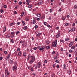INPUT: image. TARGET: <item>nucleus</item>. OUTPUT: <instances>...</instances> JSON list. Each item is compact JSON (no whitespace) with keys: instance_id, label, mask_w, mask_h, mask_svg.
<instances>
[{"instance_id":"3c124183","label":"nucleus","mask_w":77,"mask_h":77,"mask_svg":"<svg viewBox=\"0 0 77 77\" xmlns=\"http://www.w3.org/2000/svg\"><path fill=\"white\" fill-rule=\"evenodd\" d=\"M54 59H57V57H54Z\"/></svg>"},{"instance_id":"4be33fe9","label":"nucleus","mask_w":77,"mask_h":77,"mask_svg":"<svg viewBox=\"0 0 77 77\" xmlns=\"http://www.w3.org/2000/svg\"><path fill=\"white\" fill-rule=\"evenodd\" d=\"M23 56H26L27 55V54H26V53L25 52H24L23 54Z\"/></svg>"},{"instance_id":"ea45409f","label":"nucleus","mask_w":77,"mask_h":77,"mask_svg":"<svg viewBox=\"0 0 77 77\" xmlns=\"http://www.w3.org/2000/svg\"><path fill=\"white\" fill-rule=\"evenodd\" d=\"M30 70L31 71H33V67H32L31 68Z\"/></svg>"},{"instance_id":"603ef678","label":"nucleus","mask_w":77,"mask_h":77,"mask_svg":"<svg viewBox=\"0 0 77 77\" xmlns=\"http://www.w3.org/2000/svg\"><path fill=\"white\" fill-rule=\"evenodd\" d=\"M4 53L5 54H6V53H7V51H4Z\"/></svg>"},{"instance_id":"6e6d98bb","label":"nucleus","mask_w":77,"mask_h":77,"mask_svg":"<svg viewBox=\"0 0 77 77\" xmlns=\"http://www.w3.org/2000/svg\"><path fill=\"white\" fill-rule=\"evenodd\" d=\"M59 27H56V30H59Z\"/></svg>"},{"instance_id":"69168bd1","label":"nucleus","mask_w":77,"mask_h":77,"mask_svg":"<svg viewBox=\"0 0 77 77\" xmlns=\"http://www.w3.org/2000/svg\"><path fill=\"white\" fill-rule=\"evenodd\" d=\"M4 7L5 8H6V5H4Z\"/></svg>"},{"instance_id":"de8ad7c7","label":"nucleus","mask_w":77,"mask_h":77,"mask_svg":"<svg viewBox=\"0 0 77 77\" xmlns=\"http://www.w3.org/2000/svg\"><path fill=\"white\" fill-rule=\"evenodd\" d=\"M33 49L35 50H36L37 49V48L36 47H35Z\"/></svg>"},{"instance_id":"6ab92c4d","label":"nucleus","mask_w":77,"mask_h":77,"mask_svg":"<svg viewBox=\"0 0 77 77\" xmlns=\"http://www.w3.org/2000/svg\"><path fill=\"white\" fill-rule=\"evenodd\" d=\"M36 15L38 17H41V15L38 13L36 14Z\"/></svg>"},{"instance_id":"f704fd0d","label":"nucleus","mask_w":77,"mask_h":77,"mask_svg":"<svg viewBox=\"0 0 77 77\" xmlns=\"http://www.w3.org/2000/svg\"><path fill=\"white\" fill-rule=\"evenodd\" d=\"M21 4H22V2L21 1H20L19 2V5H21Z\"/></svg>"},{"instance_id":"e433bc0d","label":"nucleus","mask_w":77,"mask_h":77,"mask_svg":"<svg viewBox=\"0 0 77 77\" xmlns=\"http://www.w3.org/2000/svg\"><path fill=\"white\" fill-rule=\"evenodd\" d=\"M30 57V56L29 55H28V56L27 59L28 60H29V59Z\"/></svg>"},{"instance_id":"39448f33","label":"nucleus","mask_w":77,"mask_h":77,"mask_svg":"<svg viewBox=\"0 0 77 77\" xmlns=\"http://www.w3.org/2000/svg\"><path fill=\"white\" fill-rule=\"evenodd\" d=\"M75 30V27H74L72 28V29H71V31L72 32H74Z\"/></svg>"},{"instance_id":"dca6fc26","label":"nucleus","mask_w":77,"mask_h":77,"mask_svg":"<svg viewBox=\"0 0 77 77\" xmlns=\"http://www.w3.org/2000/svg\"><path fill=\"white\" fill-rule=\"evenodd\" d=\"M75 46L73 45L71 48V49H72L73 50H74V49H75Z\"/></svg>"},{"instance_id":"20e7f679","label":"nucleus","mask_w":77,"mask_h":77,"mask_svg":"<svg viewBox=\"0 0 77 77\" xmlns=\"http://www.w3.org/2000/svg\"><path fill=\"white\" fill-rule=\"evenodd\" d=\"M5 73H7V75H9V72L8 71V69L7 68H6L5 69Z\"/></svg>"},{"instance_id":"b1692460","label":"nucleus","mask_w":77,"mask_h":77,"mask_svg":"<svg viewBox=\"0 0 77 77\" xmlns=\"http://www.w3.org/2000/svg\"><path fill=\"white\" fill-rule=\"evenodd\" d=\"M77 5H75L74 7V9H77Z\"/></svg>"},{"instance_id":"7c9ffc66","label":"nucleus","mask_w":77,"mask_h":77,"mask_svg":"<svg viewBox=\"0 0 77 77\" xmlns=\"http://www.w3.org/2000/svg\"><path fill=\"white\" fill-rule=\"evenodd\" d=\"M6 27H4V30H3L4 32H6Z\"/></svg>"},{"instance_id":"412c9836","label":"nucleus","mask_w":77,"mask_h":77,"mask_svg":"<svg viewBox=\"0 0 77 77\" xmlns=\"http://www.w3.org/2000/svg\"><path fill=\"white\" fill-rule=\"evenodd\" d=\"M68 72H69V75H70V74H71V70H69L68 71Z\"/></svg>"},{"instance_id":"4d7b16f0","label":"nucleus","mask_w":77,"mask_h":77,"mask_svg":"<svg viewBox=\"0 0 77 77\" xmlns=\"http://www.w3.org/2000/svg\"><path fill=\"white\" fill-rule=\"evenodd\" d=\"M68 24H69V23H66V24H65V26H68Z\"/></svg>"},{"instance_id":"58836bf2","label":"nucleus","mask_w":77,"mask_h":77,"mask_svg":"<svg viewBox=\"0 0 77 77\" xmlns=\"http://www.w3.org/2000/svg\"><path fill=\"white\" fill-rule=\"evenodd\" d=\"M69 38H68V39L65 38V41H69Z\"/></svg>"},{"instance_id":"338daca9","label":"nucleus","mask_w":77,"mask_h":77,"mask_svg":"<svg viewBox=\"0 0 77 77\" xmlns=\"http://www.w3.org/2000/svg\"><path fill=\"white\" fill-rule=\"evenodd\" d=\"M46 24L47 23H46V22H44V25H46Z\"/></svg>"},{"instance_id":"ddd939ff","label":"nucleus","mask_w":77,"mask_h":77,"mask_svg":"<svg viewBox=\"0 0 77 77\" xmlns=\"http://www.w3.org/2000/svg\"><path fill=\"white\" fill-rule=\"evenodd\" d=\"M14 24H15V22H12L11 23H10V26H13V25H14Z\"/></svg>"},{"instance_id":"2eb2a0df","label":"nucleus","mask_w":77,"mask_h":77,"mask_svg":"<svg viewBox=\"0 0 77 77\" xmlns=\"http://www.w3.org/2000/svg\"><path fill=\"white\" fill-rule=\"evenodd\" d=\"M46 48L47 49V50H48L49 48H50V46H46Z\"/></svg>"},{"instance_id":"8fccbe9b","label":"nucleus","mask_w":77,"mask_h":77,"mask_svg":"<svg viewBox=\"0 0 77 77\" xmlns=\"http://www.w3.org/2000/svg\"><path fill=\"white\" fill-rule=\"evenodd\" d=\"M54 53H55V51H53V52H52V54H54Z\"/></svg>"},{"instance_id":"4468645a","label":"nucleus","mask_w":77,"mask_h":77,"mask_svg":"<svg viewBox=\"0 0 77 77\" xmlns=\"http://www.w3.org/2000/svg\"><path fill=\"white\" fill-rule=\"evenodd\" d=\"M41 65L40 64V63H38V64L37 66H38L39 68H40L41 67Z\"/></svg>"},{"instance_id":"774afa93","label":"nucleus","mask_w":77,"mask_h":77,"mask_svg":"<svg viewBox=\"0 0 77 77\" xmlns=\"http://www.w3.org/2000/svg\"><path fill=\"white\" fill-rule=\"evenodd\" d=\"M52 9H50V12H52Z\"/></svg>"},{"instance_id":"49530a36","label":"nucleus","mask_w":77,"mask_h":77,"mask_svg":"<svg viewBox=\"0 0 77 77\" xmlns=\"http://www.w3.org/2000/svg\"><path fill=\"white\" fill-rule=\"evenodd\" d=\"M3 12V10L2 9H1L0 10L1 13H2Z\"/></svg>"},{"instance_id":"c756f323","label":"nucleus","mask_w":77,"mask_h":77,"mask_svg":"<svg viewBox=\"0 0 77 77\" xmlns=\"http://www.w3.org/2000/svg\"><path fill=\"white\" fill-rule=\"evenodd\" d=\"M20 33V31H17V32H16V35H18V33Z\"/></svg>"},{"instance_id":"79ce46f5","label":"nucleus","mask_w":77,"mask_h":77,"mask_svg":"<svg viewBox=\"0 0 77 77\" xmlns=\"http://www.w3.org/2000/svg\"><path fill=\"white\" fill-rule=\"evenodd\" d=\"M38 25H35V29H37V28H38Z\"/></svg>"},{"instance_id":"13d9d810","label":"nucleus","mask_w":77,"mask_h":77,"mask_svg":"<svg viewBox=\"0 0 77 77\" xmlns=\"http://www.w3.org/2000/svg\"><path fill=\"white\" fill-rule=\"evenodd\" d=\"M60 50H61V51H63V48L62 47H61L60 48Z\"/></svg>"},{"instance_id":"a19ab883","label":"nucleus","mask_w":77,"mask_h":77,"mask_svg":"<svg viewBox=\"0 0 77 77\" xmlns=\"http://www.w3.org/2000/svg\"><path fill=\"white\" fill-rule=\"evenodd\" d=\"M55 62H56L57 63H59V61L57 60H56L55 61Z\"/></svg>"},{"instance_id":"c03bdc74","label":"nucleus","mask_w":77,"mask_h":77,"mask_svg":"<svg viewBox=\"0 0 77 77\" xmlns=\"http://www.w3.org/2000/svg\"><path fill=\"white\" fill-rule=\"evenodd\" d=\"M9 35V34H7V35L6 36H7V38H9V35Z\"/></svg>"},{"instance_id":"c9c22d12","label":"nucleus","mask_w":77,"mask_h":77,"mask_svg":"<svg viewBox=\"0 0 77 77\" xmlns=\"http://www.w3.org/2000/svg\"><path fill=\"white\" fill-rule=\"evenodd\" d=\"M15 32H11V35H13V34H15Z\"/></svg>"},{"instance_id":"c85d7f7f","label":"nucleus","mask_w":77,"mask_h":77,"mask_svg":"<svg viewBox=\"0 0 77 77\" xmlns=\"http://www.w3.org/2000/svg\"><path fill=\"white\" fill-rule=\"evenodd\" d=\"M26 3H30V0H26Z\"/></svg>"},{"instance_id":"72a5a7b5","label":"nucleus","mask_w":77,"mask_h":77,"mask_svg":"<svg viewBox=\"0 0 77 77\" xmlns=\"http://www.w3.org/2000/svg\"><path fill=\"white\" fill-rule=\"evenodd\" d=\"M22 24H23V25H24L25 24V23L24 22V21H22Z\"/></svg>"},{"instance_id":"864d4df0","label":"nucleus","mask_w":77,"mask_h":77,"mask_svg":"<svg viewBox=\"0 0 77 77\" xmlns=\"http://www.w3.org/2000/svg\"><path fill=\"white\" fill-rule=\"evenodd\" d=\"M34 66L35 68H37V67H38V66H37V65H36L35 64L34 65Z\"/></svg>"},{"instance_id":"6e6552de","label":"nucleus","mask_w":77,"mask_h":77,"mask_svg":"<svg viewBox=\"0 0 77 77\" xmlns=\"http://www.w3.org/2000/svg\"><path fill=\"white\" fill-rule=\"evenodd\" d=\"M60 36V33H58L57 35H56V38H58L59 36Z\"/></svg>"},{"instance_id":"a18cd8bd","label":"nucleus","mask_w":77,"mask_h":77,"mask_svg":"<svg viewBox=\"0 0 77 77\" xmlns=\"http://www.w3.org/2000/svg\"><path fill=\"white\" fill-rule=\"evenodd\" d=\"M44 63H46L47 62V60H45L44 61Z\"/></svg>"},{"instance_id":"09e8293b","label":"nucleus","mask_w":77,"mask_h":77,"mask_svg":"<svg viewBox=\"0 0 77 77\" xmlns=\"http://www.w3.org/2000/svg\"><path fill=\"white\" fill-rule=\"evenodd\" d=\"M20 50V48H18L17 50V51H19Z\"/></svg>"},{"instance_id":"37998d69","label":"nucleus","mask_w":77,"mask_h":77,"mask_svg":"<svg viewBox=\"0 0 77 77\" xmlns=\"http://www.w3.org/2000/svg\"><path fill=\"white\" fill-rule=\"evenodd\" d=\"M60 42H63V43L65 42V41H64V40H61L60 41Z\"/></svg>"},{"instance_id":"052dcab7","label":"nucleus","mask_w":77,"mask_h":77,"mask_svg":"<svg viewBox=\"0 0 77 77\" xmlns=\"http://www.w3.org/2000/svg\"><path fill=\"white\" fill-rule=\"evenodd\" d=\"M59 12H61V11H62V10L61 9V8H60L59 10Z\"/></svg>"},{"instance_id":"1a4fd4ad","label":"nucleus","mask_w":77,"mask_h":77,"mask_svg":"<svg viewBox=\"0 0 77 77\" xmlns=\"http://www.w3.org/2000/svg\"><path fill=\"white\" fill-rule=\"evenodd\" d=\"M38 48L39 50H40V51H41V50H42L44 49V48H41V46H38Z\"/></svg>"},{"instance_id":"f3484780","label":"nucleus","mask_w":77,"mask_h":77,"mask_svg":"<svg viewBox=\"0 0 77 77\" xmlns=\"http://www.w3.org/2000/svg\"><path fill=\"white\" fill-rule=\"evenodd\" d=\"M18 55H19V56H21V52L19 51L18 53Z\"/></svg>"},{"instance_id":"7ed1b4c3","label":"nucleus","mask_w":77,"mask_h":77,"mask_svg":"<svg viewBox=\"0 0 77 77\" xmlns=\"http://www.w3.org/2000/svg\"><path fill=\"white\" fill-rule=\"evenodd\" d=\"M15 66H13L12 68V69L13 71H14L15 70V71H16V70H17V63H15Z\"/></svg>"},{"instance_id":"680f3d73","label":"nucleus","mask_w":77,"mask_h":77,"mask_svg":"<svg viewBox=\"0 0 77 77\" xmlns=\"http://www.w3.org/2000/svg\"><path fill=\"white\" fill-rule=\"evenodd\" d=\"M14 14H17V11H14Z\"/></svg>"},{"instance_id":"aec40b11","label":"nucleus","mask_w":77,"mask_h":77,"mask_svg":"<svg viewBox=\"0 0 77 77\" xmlns=\"http://www.w3.org/2000/svg\"><path fill=\"white\" fill-rule=\"evenodd\" d=\"M33 24H36V20H33L32 21Z\"/></svg>"},{"instance_id":"2f4dec72","label":"nucleus","mask_w":77,"mask_h":77,"mask_svg":"<svg viewBox=\"0 0 77 77\" xmlns=\"http://www.w3.org/2000/svg\"><path fill=\"white\" fill-rule=\"evenodd\" d=\"M26 21H29V19H28V17H27L26 18Z\"/></svg>"},{"instance_id":"f8f14e48","label":"nucleus","mask_w":77,"mask_h":77,"mask_svg":"<svg viewBox=\"0 0 77 77\" xmlns=\"http://www.w3.org/2000/svg\"><path fill=\"white\" fill-rule=\"evenodd\" d=\"M41 33H39L37 34L36 35L37 36H38V37H40L41 36Z\"/></svg>"},{"instance_id":"9b49d317","label":"nucleus","mask_w":77,"mask_h":77,"mask_svg":"<svg viewBox=\"0 0 77 77\" xmlns=\"http://www.w3.org/2000/svg\"><path fill=\"white\" fill-rule=\"evenodd\" d=\"M28 8H30V9H32V8H33V6H32V5L31 4L30 5H29Z\"/></svg>"},{"instance_id":"bb28decb","label":"nucleus","mask_w":77,"mask_h":77,"mask_svg":"<svg viewBox=\"0 0 77 77\" xmlns=\"http://www.w3.org/2000/svg\"><path fill=\"white\" fill-rule=\"evenodd\" d=\"M11 42L12 44H14V40L13 39H11Z\"/></svg>"},{"instance_id":"4c0bfd02","label":"nucleus","mask_w":77,"mask_h":77,"mask_svg":"<svg viewBox=\"0 0 77 77\" xmlns=\"http://www.w3.org/2000/svg\"><path fill=\"white\" fill-rule=\"evenodd\" d=\"M73 51H72V50L70 49L69 50V53H72V52Z\"/></svg>"},{"instance_id":"f257e3e1","label":"nucleus","mask_w":77,"mask_h":77,"mask_svg":"<svg viewBox=\"0 0 77 77\" xmlns=\"http://www.w3.org/2000/svg\"><path fill=\"white\" fill-rule=\"evenodd\" d=\"M31 59L29 63L30 64H32L33 62L35 61V57L31 56Z\"/></svg>"},{"instance_id":"f03ea898","label":"nucleus","mask_w":77,"mask_h":77,"mask_svg":"<svg viewBox=\"0 0 77 77\" xmlns=\"http://www.w3.org/2000/svg\"><path fill=\"white\" fill-rule=\"evenodd\" d=\"M56 44H57V40H56L55 41H53L52 46V47H56Z\"/></svg>"},{"instance_id":"473e14b6","label":"nucleus","mask_w":77,"mask_h":77,"mask_svg":"<svg viewBox=\"0 0 77 77\" xmlns=\"http://www.w3.org/2000/svg\"><path fill=\"white\" fill-rule=\"evenodd\" d=\"M37 17H34V20H37Z\"/></svg>"},{"instance_id":"5701e85b","label":"nucleus","mask_w":77,"mask_h":77,"mask_svg":"<svg viewBox=\"0 0 77 77\" xmlns=\"http://www.w3.org/2000/svg\"><path fill=\"white\" fill-rule=\"evenodd\" d=\"M38 4L39 5H42V1H39L38 2Z\"/></svg>"},{"instance_id":"393cba45","label":"nucleus","mask_w":77,"mask_h":77,"mask_svg":"<svg viewBox=\"0 0 77 77\" xmlns=\"http://www.w3.org/2000/svg\"><path fill=\"white\" fill-rule=\"evenodd\" d=\"M24 12H23L21 13V17H23V15H24Z\"/></svg>"},{"instance_id":"0e129e2a","label":"nucleus","mask_w":77,"mask_h":77,"mask_svg":"<svg viewBox=\"0 0 77 77\" xmlns=\"http://www.w3.org/2000/svg\"><path fill=\"white\" fill-rule=\"evenodd\" d=\"M74 53H77V51L74 50Z\"/></svg>"},{"instance_id":"423d86ee","label":"nucleus","mask_w":77,"mask_h":77,"mask_svg":"<svg viewBox=\"0 0 77 77\" xmlns=\"http://www.w3.org/2000/svg\"><path fill=\"white\" fill-rule=\"evenodd\" d=\"M10 56L11 55L10 54H9L8 56H7L5 58V59H6V60H7V59H9V57H10Z\"/></svg>"},{"instance_id":"bf43d9fd","label":"nucleus","mask_w":77,"mask_h":77,"mask_svg":"<svg viewBox=\"0 0 77 77\" xmlns=\"http://www.w3.org/2000/svg\"><path fill=\"white\" fill-rule=\"evenodd\" d=\"M17 25H19L20 24V22H17Z\"/></svg>"},{"instance_id":"9d476101","label":"nucleus","mask_w":77,"mask_h":77,"mask_svg":"<svg viewBox=\"0 0 77 77\" xmlns=\"http://www.w3.org/2000/svg\"><path fill=\"white\" fill-rule=\"evenodd\" d=\"M27 26H24L23 28V30H27Z\"/></svg>"},{"instance_id":"cd10ccee","label":"nucleus","mask_w":77,"mask_h":77,"mask_svg":"<svg viewBox=\"0 0 77 77\" xmlns=\"http://www.w3.org/2000/svg\"><path fill=\"white\" fill-rule=\"evenodd\" d=\"M63 66H64V69H66V65H65V64H64Z\"/></svg>"},{"instance_id":"5fc2aeb1","label":"nucleus","mask_w":77,"mask_h":77,"mask_svg":"<svg viewBox=\"0 0 77 77\" xmlns=\"http://www.w3.org/2000/svg\"><path fill=\"white\" fill-rule=\"evenodd\" d=\"M56 67L57 68H59V65H57L56 66Z\"/></svg>"},{"instance_id":"e2e57ef3","label":"nucleus","mask_w":77,"mask_h":77,"mask_svg":"<svg viewBox=\"0 0 77 77\" xmlns=\"http://www.w3.org/2000/svg\"><path fill=\"white\" fill-rule=\"evenodd\" d=\"M67 18H69V15H67Z\"/></svg>"},{"instance_id":"a211bd4d","label":"nucleus","mask_w":77,"mask_h":77,"mask_svg":"<svg viewBox=\"0 0 77 77\" xmlns=\"http://www.w3.org/2000/svg\"><path fill=\"white\" fill-rule=\"evenodd\" d=\"M45 43H46L47 44H49V43H50V41L48 40L46 41H45Z\"/></svg>"},{"instance_id":"0eeeda50","label":"nucleus","mask_w":77,"mask_h":77,"mask_svg":"<svg viewBox=\"0 0 77 77\" xmlns=\"http://www.w3.org/2000/svg\"><path fill=\"white\" fill-rule=\"evenodd\" d=\"M72 45H73V42L72 41L69 44V47H71V46H72Z\"/></svg>"},{"instance_id":"a878e982","label":"nucleus","mask_w":77,"mask_h":77,"mask_svg":"<svg viewBox=\"0 0 77 77\" xmlns=\"http://www.w3.org/2000/svg\"><path fill=\"white\" fill-rule=\"evenodd\" d=\"M10 64H12V63H13V61L12 60H10Z\"/></svg>"}]
</instances>
